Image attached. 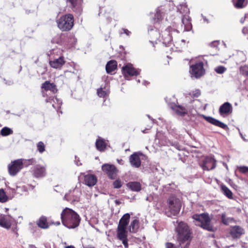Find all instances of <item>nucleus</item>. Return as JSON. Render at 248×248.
I'll return each mask as SVG.
<instances>
[{"label": "nucleus", "instance_id": "1", "mask_svg": "<svg viewBox=\"0 0 248 248\" xmlns=\"http://www.w3.org/2000/svg\"><path fill=\"white\" fill-rule=\"evenodd\" d=\"M177 242L181 248H187L191 241V232L187 224L183 221L178 223L175 228Z\"/></svg>", "mask_w": 248, "mask_h": 248}, {"label": "nucleus", "instance_id": "64", "mask_svg": "<svg viewBox=\"0 0 248 248\" xmlns=\"http://www.w3.org/2000/svg\"><path fill=\"white\" fill-rule=\"evenodd\" d=\"M182 42H185V41L184 40H182Z\"/></svg>", "mask_w": 248, "mask_h": 248}, {"label": "nucleus", "instance_id": "50", "mask_svg": "<svg viewBox=\"0 0 248 248\" xmlns=\"http://www.w3.org/2000/svg\"><path fill=\"white\" fill-rule=\"evenodd\" d=\"M124 33H125L127 35H129L131 34V32L127 30V29H124Z\"/></svg>", "mask_w": 248, "mask_h": 248}, {"label": "nucleus", "instance_id": "11", "mask_svg": "<svg viewBox=\"0 0 248 248\" xmlns=\"http://www.w3.org/2000/svg\"><path fill=\"white\" fill-rule=\"evenodd\" d=\"M229 232L233 239H238L245 233V230L240 226L235 225L230 227Z\"/></svg>", "mask_w": 248, "mask_h": 248}, {"label": "nucleus", "instance_id": "25", "mask_svg": "<svg viewBox=\"0 0 248 248\" xmlns=\"http://www.w3.org/2000/svg\"><path fill=\"white\" fill-rule=\"evenodd\" d=\"M38 227L41 228L46 229L49 227V225L47 222V219L45 217H41L37 222Z\"/></svg>", "mask_w": 248, "mask_h": 248}, {"label": "nucleus", "instance_id": "44", "mask_svg": "<svg viewBox=\"0 0 248 248\" xmlns=\"http://www.w3.org/2000/svg\"><path fill=\"white\" fill-rule=\"evenodd\" d=\"M55 100L57 101V105L53 104L52 106L55 108L58 109L61 108V106L62 104V102L60 100L58 99L57 98H55Z\"/></svg>", "mask_w": 248, "mask_h": 248}, {"label": "nucleus", "instance_id": "5", "mask_svg": "<svg viewBox=\"0 0 248 248\" xmlns=\"http://www.w3.org/2000/svg\"><path fill=\"white\" fill-rule=\"evenodd\" d=\"M168 204L171 215L175 216L179 213L181 203L179 199L175 196H171L168 200Z\"/></svg>", "mask_w": 248, "mask_h": 248}, {"label": "nucleus", "instance_id": "24", "mask_svg": "<svg viewBox=\"0 0 248 248\" xmlns=\"http://www.w3.org/2000/svg\"><path fill=\"white\" fill-rule=\"evenodd\" d=\"M95 146L99 151H104L106 148V143L102 139H97L95 142Z\"/></svg>", "mask_w": 248, "mask_h": 248}, {"label": "nucleus", "instance_id": "48", "mask_svg": "<svg viewBox=\"0 0 248 248\" xmlns=\"http://www.w3.org/2000/svg\"><path fill=\"white\" fill-rule=\"evenodd\" d=\"M248 68V66H244L241 67V69L244 73V74L248 75V70H247V69Z\"/></svg>", "mask_w": 248, "mask_h": 248}, {"label": "nucleus", "instance_id": "17", "mask_svg": "<svg viewBox=\"0 0 248 248\" xmlns=\"http://www.w3.org/2000/svg\"><path fill=\"white\" fill-rule=\"evenodd\" d=\"M96 182V177L94 175L88 174L84 176V183L86 185L89 186H94Z\"/></svg>", "mask_w": 248, "mask_h": 248}, {"label": "nucleus", "instance_id": "15", "mask_svg": "<svg viewBox=\"0 0 248 248\" xmlns=\"http://www.w3.org/2000/svg\"><path fill=\"white\" fill-rule=\"evenodd\" d=\"M33 171V175L36 178L43 177L46 175V168L40 165H36Z\"/></svg>", "mask_w": 248, "mask_h": 248}, {"label": "nucleus", "instance_id": "58", "mask_svg": "<svg viewBox=\"0 0 248 248\" xmlns=\"http://www.w3.org/2000/svg\"><path fill=\"white\" fill-rule=\"evenodd\" d=\"M115 202L117 205H119V204H120L121 203V202L119 201H118V200H116L115 201Z\"/></svg>", "mask_w": 248, "mask_h": 248}, {"label": "nucleus", "instance_id": "61", "mask_svg": "<svg viewBox=\"0 0 248 248\" xmlns=\"http://www.w3.org/2000/svg\"><path fill=\"white\" fill-rule=\"evenodd\" d=\"M240 55H241V56H243V57H245V55H244L243 53H240ZM245 58H244V59L243 60V61H245Z\"/></svg>", "mask_w": 248, "mask_h": 248}, {"label": "nucleus", "instance_id": "7", "mask_svg": "<svg viewBox=\"0 0 248 248\" xmlns=\"http://www.w3.org/2000/svg\"><path fill=\"white\" fill-rule=\"evenodd\" d=\"M122 73L125 78L130 76H137L140 74V70L135 69L131 63H127L122 67Z\"/></svg>", "mask_w": 248, "mask_h": 248}, {"label": "nucleus", "instance_id": "3", "mask_svg": "<svg viewBox=\"0 0 248 248\" xmlns=\"http://www.w3.org/2000/svg\"><path fill=\"white\" fill-rule=\"evenodd\" d=\"M196 225L201 227L204 230L209 232H215L216 228L211 224V219L207 213L195 214L192 216Z\"/></svg>", "mask_w": 248, "mask_h": 248}, {"label": "nucleus", "instance_id": "18", "mask_svg": "<svg viewBox=\"0 0 248 248\" xmlns=\"http://www.w3.org/2000/svg\"><path fill=\"white\" fill-rule=\"evenodd\" d=\"M130 216L128 213L125 214L120 219L118 227L126 228L129 223Z\"/></svg>", "mask_w": 248, "mask_h": 248}, {"label": "nucleus", "instance_id": "2", "mask_svg": "<svg viewBox=\"0 0 248 248\" xmlns=\"http://www.w3.org/2000/svg\"><path fill=\"white\" fill-rule=\"evenodd\" d=\"M62 223L69 229H74L77 227L80 223L79 216L74 210L66 208L61 213Z\"/></svg>", "mask_w": 248, "mask_h": 248}, {"label": "nucleus", "instance_id": "46", "mask_svg": "<svg viewBox=\"0 0 248 248\" xmlns=\"http://www.w3.org/2000/svg\"><path fill=\"white\" fill-rule=\"evenodd\" d=\"M166 248H177L174 244L171 243H167L166 244Z\"/></svg>", "mask_w": 248, "mask_h": 248}, {"label": "nucleus", "instance_id": "43", "mask_svg": "<svg viewBox=\"0 0 248 248\" xmlns=\"http://www.w3.org/2000/svg\"><path fill=\"white\" fill-rule=\"evenodd\" d=\"M191 96L193 97H197L200 96L201 94L200 91L199 90H196L193 91L192 93H190L189 94Z\"/></svg>", "mask_w": 248, "mask_h": 248}, {"label": "nucleus", "instance_id": "47", "mask_svg": "<svg viewBox=\"0 0 248 248\" xmlns=\"http://www.w3.org/2000/svg\"><path fill=\"white\" fill-rule=\"evenodd\" d=\"M161 15H160V13H159L158 11H157L155 15V20L156 18V21H158L161 20Z\"/></svg>", "mask_w": 248, "mask_h": 248}, {"label": "nucleus", "instance_id": "42", "mask_svg": "<svg viewBox=\"0 0 248 248\" xmlns=\"http://www.w3.org/2000/svg\"><path fill=\"white\" fill-rule=\"evenodd\" d=\"M240 172L248 174V167H240L238 168Z\"/></svg>", "mask_w": 248, "mask_h": 248}, {"label": "nucleus", "instance_id": "53", "mask_svg": "<svg viewBox=\"0 0 248 248\" xmlns=\"http://www.w3.org/2000/svg\"><path fill=\"white\" fill-rule=\"evenodd\" d=\"M29 161L30 162V163L31 164H33V163H34L35 162V159H33V158H31V159H30V160H29Z\"/></svg>", "mask_w": 248, "mask_h": 248}, {"label": "nucleus", "instance_id": "33", "mask_svg": "<svg viewBox=\"0 0 248 248\" xmlns=\"http://www.w3.org/2000/svg\"><path fill=\"white\" fill-rule=\"evenodd\" d=\"M8 198L6 195L3 189H0V202H5L8 201Z\"/></svg>", "mask_w": 248, "mask_h": 248}, {"label": "nucleus", "instance_id": "59", "mask_svg": "<svg viewBox=\"0 0 248 248\" xmlns=\"http://www.w3.org/2000/svg\"><path fill=\"white\" fill-rule=\"evenodd\" d=\"M245 17L244 18H242L241 19V20H240V22L242 23H244V22L245 21Z\"/></svg>", "mask_w": 248, "mask_h": 248}, {"label": "nucleus", "instance_id": "52", "mask_svg": "<svg viewBox=\"0 0 248 248\" xmlns=\"http://www.w3.org/2000/svg\"><path fill=\"white\" fill-rule=\"evenodd\" d=\"M248 31V29L246 27L244 28L242 30V32L244 34H246Z\"/></svg>", "mask_w": 248, "mask_h": 248}, {"label": "nucleus", "instance_id": "22", "mask_svg": "<svg viewBox=\"0 0 248 248\" xmlns=\"http://www.w3.org/2000/svg\"><path fill=\"white\" fill-rule=\"evenodd\" d=\"M42 88L46 91H50L54 93L57 91L55 85L47 81L43 84Z\"/></svg>", "mask_w": 248, "mask_h": 248}, {"label": "nucleus", "instance_id": "16", "mask_svg": "<svg viewBox=\"0 0 248 248\" xmlns=\"http://www.w3.org/2000/svg\"><path fill=\"white\" fill-rule=\"evenodd\" d=\"M131 165L135 168H139L141 165V161L139 155L135 153L131 155L129 157Z\"/></svg>", "mask_w": 248, "mask_h": 248}, {"label": "nucleus", "instance_id": "41", "mask_svg": "<svg viewBox=\"0 0 248 248\" xmlns=\"http://www.w3.org/2000/svg\"><path fill=\"white\" fill-rule=\"evenodd\" d=\"M113 187L115 188H119L122 186V183L119 179L116 180L113 183Z\"/></svg>", "mask_w": 248, "mask_h": 248}, {"label": "nucleus", "instance_id": "34", "mask_svg": "<svg viewBox=\"0 0 248 248\" xmlns=\"http://www.w3.org/2000/svg\"><path fill=\"white\" fill-rule=\"evenodd\" d=\"M13 133L12 130L7 127H4L1 130V134L3 136H6L11 134Z\"/></svg>", "mask_w": 248, "mask_h": 248}, {"label": "nucleus", "instance_id": "21", "mask_svg": "<svg viewBox=\"0 0 248 248\" xmlns=\"http://www.w3.org/2000/svg\"><path fill=\"white\" fill-rule=\"evenodd\" d=\"M173 111L179 116H184L186 113V109L181 106H174L172 107Z\"/></svg>", "mask_w": 248, "mask_h": 248}, {"label": "nucleus", "instance_id": "9", "mask_svg": "<svg viewBox=\"0 0 248 248\" xmlns=\"http://www.w3.org/2000/svg\"><path fill=\"white\" fill-rule=\"evenodd\" d=\"M80 192L78 189L70 191L69 193L65 195L64 199L72 203L78 202L79 201Z\"/></svg>", "mask_w": 248, "mask_h": 248}, {"label": "nucleus", "instance_id": "26", "mask_svg": "<svg viewBox=\"0 0 248 248\" xmlns=\"http://www.w3.org/2000/svg\"><path fill=\"white\" fill-rule=\"evenodd\" d=\"M139 227V221L138 219L133 220L129 227V231L131 232H136Z\"/></svg>", "mask_w": 248, "mask_h": 248}, {"label": "nucleus", "instance_id": "60", "mask_svg": "<svg viewBox=\"0 0 248 248\" xmlns=\"http://www.w3.org/2000/svg\"><path fill=\"white\" fill-rule=\"evenodd\" d=\"M170 40H171V36H170V35H168V39H167V40H168V41H170Z\"/></svg>", "mask_w": 248, "mask_h": 248}, {"label": "nucleus", "instance_id": "57", "mask_svg": "<svg viewBox=\"0 0 248 248\" xmlns=\"http://www.w3.org/2000/svg\"><path fill=\"white\" fill-rule=\"evenodd\" d=\"M65 248H75L74 246L70 245L68 246H66Z\"/></svg>", "mask_w": 248, "mask_h": 248}, {"label": "nucleus", "instance_id": "28", "mask_svg": "<svg viewBox=\"0 0 248 248\" xmlns=\"http://www.w3.org/2000/svg\"><path fill=\"white\" fill-rule=\"evenodd\" d=\"M182 22L184 25V31H189L192 28L191 24L188 17L184 16Z\"/></svg>", "mask_w": 248, "mask_h": 248}, {"label": "nucleus", "instance_id": "40", "mask_svg": "<svg viewBox=\"0 0 248 248\" xmlns=\"http://www.w3.org/2000/svg\"><path fill=\"white\" fill-rule=\"evenodd\" d=\"M73 7L81 4V0H67Z\"/></svg>", "mask_w": 248, "mask_h": 248}, {"label": "nucleus", "instance_id": "12", "mask_svg": "<svg viewBox=\"0 0 248 248\" xmlns=\"http://www.w3.org/2000/svg\"><path fill=\"white\" fill-rule=\"evenodd\" d=\"M102 170L106 173L109 178L114 179L117 173L116 168L113 165L108 164H104L102 167Z\"/></svg>", "mask_w": 248, "mask_h": 248}, {"label": "nucleus", "instance_id": "36", "mask_svg": "<svg viewBox=\"0 0 248 248\" xmlns=\"http://www.w3.org/2000/svg\"><path fill=\"white\" fill-rule=\"evenodd\" d=\"M37 148L38 152L42 154L45 151V146L42 141H39L37 144Z\"/></svg>", "mask_w": 248, "mask_h": 248}, {"label": "nucleus", "instance_id": "30", "mask_svg": "<svg viewBox=\"0 0 248 248\" xmlns=\"http://www.w3.org/2000/svg\"><path fill=\"white\" fill-rule=\"evenodd\" d=\"M221 190L223 194L229 199H232V191L225 185L221 186Z\"/></svg>", "mask_w": 248, "mask_h": 248}, {"label": "nucleus", "instance_id": "13", "mask_svg": "<svg viewBox=\"0 0 248 248\" xmlns=\"http://www.w3.org/2000/svg\"><path fill=\"white\" fill-rule=\"evenodd\" d=\"M232 107L229 102H225L219 108V112L221 115H229L232 113Z\"/></svg>", "mask_w": 248, "mask_h": 248}, {"label": "nucleus", "instance_id": "38", "mask_svg": "<svg viewBox=\"0 0 248 248\" xmlns=\"http://www.w3.org/2000/svg\"><path fill=\"white\" fill-rule=\"evenodd\" d=\"M245 0H236V2L234 3V6L237 8H242L244 7Z\"/></svg>", "mask_w": 248, "mask_h": 248}, {"label": "nucleus", "instance_id": "54", "mask_svg": "<svg viewBox=\"0 0 248 248\" xmlns=\"http://www.w3.org/2000/svg\"><path fill=\"white\" fill-rule=\"evenodd\" d=\"M79 161V160L78 159V160H75V163L76 164V165L77 166H80L81 165V163H78V162Z\"/></svg>", "mask_w": 248, "mask_h": 248}, {"label": "nucleus", "instance_id": "35", "mask_svg": "<svg viewBox=\"0 0 248 248\" xmlns=\"http://www.w3.org/2000/svg\"><path fill=\"white\" fill-rule=\"evenodd\" d=\"M97 93L98 95L100 97H104L108 93V92L107 90H104L102 87L97 90Z\"/></svg>", "mask_w": 248, "mask_h": 248}, {"label": "nucleus", "instance_id": "37", "mask_svg": "<svg viewBox=\"0 0 248 248\" xmlns=\"http://www.w3.org/2000/svg\"><path fill=\"white\" fill-rule=\"evenodd\" d=\"M167 146L171 145L174 146L176 149L178 150H180V146L179 145L178 143L176 141H171L170 140H168V141H166V144Z\"/></svg>", "mask_w": 248, "mask_h": 248}, {"label": "nucleus", "instance_id": "49", "mask_svg": "<svg viewBox=\"0 0 248 248\" xmlns=\"http://www.w3.org/2000/svg\"><path fill=\"white\" fill-rule=\"evenodd\" d=\"M217 126H220L222 128H223L224 130H227L228 128L227 126V125H217Z\"/></svg>", "mask_w": 248, "mask_h": 248}, {"label": "nucleus", "instance_id": "19", "mask_svg": "<svg viewBox=\"0 0 248 248\" xmlns=\"http://www.w3.org/2000/svg\"><path fill=\"white\" fill-rule=\"evenodd\" d=\"M127 186L133 191L139 192L141 190V185L138 182H130L127 184Z\"/></svg>", "mask_w": 248, "mask_h": 248}, {"label": "nucleus", "instance_id": "8", "mask_svg": "<svg viewBox=\"0 0 248 248\" xmlns=\"http://www.w3.org/2000/svg\"><path fill=\"white\" fill-rule=\"evenodd\" d=\"M190 72L192 76L199 78L204 74L202 62H199L190 66Z\"/></svg>", "mask_w": 248, "mask_h": 248}, {"label": "nucleus", "instance_id": "29", "mask_svg": "<svg viewBox=\"0 0 248 248\" xmlns=\"http://www.w3.org/2000/svg\"><path fill=\"white\" fill-rule=\"evenodd\" d=\"M152 128V126L151 125H140L137 128V130L143 134H147L151 132Z\"/></svg>", "mask_w": 248, "mask_h": 248}, {"label": "nucleus", "instance_id": "23", "mask_svg": "<svg viewBox=\"0 0 248 248\" xmlns=\"http://www.w3.org/2000/svg\"><path fill=\"white\" fill-rule=\"evenodd\" d=\"M116 68L117 62L113 60L109 61L106 66V71L108 73H110L113 71Z\"/></svg>", "mask_w": 248, "mask_h": 248}, {"label": "nucleus", "instance_id": "56", "mask_svg": "<svg viewBox=\"0 0 248 248\" xmlns=\"http://www.w3.org/2000/svg\"><path fill=\"white\" fill-rule=\"evenodd\" d=\"M240 135H241V138L243 139V140H244V141H248V140H247L245 139V138H244V137H243V135H242L241 133H240Z\"/></svg>", "mask_w": 248, "mask_h": 248}, {"label": "nucleus", "instance_id": "20", "mask_svg": "<svg viewBox=\"0 0 248 248\" xmlns=\"http://www.w3.org/2000/svg\"><path fill=\"white\" fill-rule=\"evenodd\" d=\"M126 228L118 227L117 228V237L119 240H122L126 238L127 237V232Z\"/></svg>", "mask_w": 248, "mask_h": 248}, {"label": "nucleus", "instance_id": "51", "mask_svg": "<svg viewBox=\"0 0 248 248\" xmlns=\"http://www.w3.org/2000/svg\"><path fill=\"white\" fill-rule=\"evenodd\" d=\"M211 45L213 46H216L218 45V42L215 41L214 42H212Z\"/></svg>", "mask_w": 248, "mask_h": 248}, {"label": "nucleus", "instance_id": "4", "mask_svg": "<svg viewBox=\"0 0 248 248\" xmlns=\"http://www.w3.org/2000/svg\"><path fill=\"white\" fill-rule=\"evenodd\" d=\"M59 28L62 31L70 30L74 25V16L71 14L62 16L57 21Z\"/></svg>", "mask_w": 248, "mask_h": 248}, {"label": "nucleus", "instance_id": "6", "mask_svg": "<svg viewBox=\"0 0 248 248\" xmlns=\"http://www.w3.org/2000/svg\"><path fill=\"white\" fill-rule=\"evenodd\" d=\"M23 165L21 159L14 160L8 165V171L10 175H16L23 168Z\"/></svg>", "mask_w": 248, "mask_h": 248}, {"label": "nucleus", "instance_id": "55", "mask_svg": "<svg viewBox=\"0 0 248 248\" xmlns=\"http://www.w3.org/2000/svg\"><path fill=\"white\" fill-rule=\"evenodd\" d=\"M29 248H36V247L33 245H29Z\"/></svg>", "mask_w": 248, "mask_h": 248}, {"label": "nucleus", "instance_id": "45", "mask_svg": "<svg viewBox=\"0 0 248 248\" xmlns=\"http://www.w3.org/2000/svg\"><path fill=\"white\" fill-rule=\"evenodd\" d=\"M121 241H122V243L123 244V245H124V247L125 248H128V240H127V238H125V239H122V240H120Z\"/></svg>", "mask_w": 248, "mask_h": 248}, {"label": "nucleus", "instance_id": "27", "mask_svg": "<svg viewBox=\"0 0 248 248\" xmlns=\"http://www.w3.org/2000/svg\"><path fill=\"white\" fill-rule=\"evenodd\" d=\"M11 223L7 219V218L1 216H0V226L9 229L11 227Z\"/></svg>", "mask_w": 248, "mask_h": 248}, {"label": "nucleus", "instance_id": "39", "mask_svg": "<svg viewBox=\"0 0 248 248\" xmlns=\"http://www.w3.org/2000/svg\"><path fill=\"white\" fill-rule=\"evenodd\" d=\"M226 70V68L223 66H217L215 69V71L220 74L223 73Z\"/></svg>", "mask_w": 248, "mask_h": 248}, {"label": "nucleus", "instance_id": "14", "mask_svg": "<svg viewBox=\"0 0 248 248\" xmlns=\"http://www.w3.org/2000/svg\"><path fill=\"white\" fill-rule=\"evenodd\" d=\"M65 63V61L62 56L49 61V64L51 67L55 69L61 68Z\"/></svg>", "mask_w": 248, "mask_h": 248}, {"label": "nucleus", "instance_id": "31", "mask_svg": "<svg viewBox=\"0 0 248 248\" xmlns=\"http://www.w3.org/2000/svg\"><path fill=\"white\" fill-rule=\"evenodd\" d=\"M202 117L207 123H210L211 124H224L223 123L210 116L202 115Z\"/></svg>", "mask_w": 248, "mask_h": 248}, {"label": "nucleus", "instance_id": "32", "mask_svg": "<svg viewBox=\"0 0 248 248\" xmlns=\"http://www.w3.org/2000/svg\"><path fill=\"white\" fill-rule=\"evenodd\" d=\"M221 221L223 224L227 225L229 223L232 222L234 219L232 217H227L225 213H223L221 216Z\"/></svg>", "mask_w": 248, "mask_h": 248}, {"label": "nucleus", "instance_id": "63", "mask_svg": "<svg viewBox=\"0 0 248 248\" xmlns=\"http://www.w3.org/2000/svg\"><path fill=\"white\" fill-rule=\"evenodd\" d=\"M56 224H57V225H60V222H57L56 223Z\"/></svg>", "mask_w": 248, "mask_h": 248}, {"label": "nucleus", "instance_id": "10", "mask_svg": "<svg viewBox=\"0 0 248 248\" xmlns=\"http://www.w3.org/2000/svg\"><path fill=\"white\" fill-rule=\"evenodd\" d=\"M201 166L203 170H213L216 167V160L212 156L206 157L203 160Z\"/></svg>", "mask_w": 248, "mask_h": 248}, {"label": "nucleus", "instance_id": "62", "mask_svg": "<svg viewBox=\"0 0 248 248\" xmlns=\"http://www.w3.org/2000/svg\"><path fill=\"white\" fill-rule=\"evenodd\" d=\"M95 248L93 247H86V248Z\"/></svg>", "mask_w": 248, "mask_h": 248}]
</instances>
